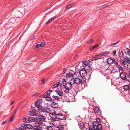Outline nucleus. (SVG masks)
<instances>
[{
    "mask_svg": "<svg viewBox=\"0 0 130 130\" xmlns=\"http://www.w3.org/2000/svg\"><path fill=\"white\" fill-rule=\"evenodd\" d=\"M64 88H67L71 89L73 87V86L69 82H67L65 83L64 85Z\"/></svg>",
    "mask_w": 130,
    "mask_h": 130,
    "instance_id": "12",
    "label": "nucleus"
},
{
    "mask_svg": "<svg viewBox=\"0 0 130 130\" xmlns=\"http://www.w3.org/2000/svg\"><path fill=\"white\" fill-rule=\"evenodd\" d=\"M38 109V110L40 111V112H46L47 111V109L48 110L49 108H45L44 107H42L41 106Z\"/></svg>",
    "mask_w": 130,
    "mask_h": 130,
    "instance_id": "16",
    "label": "nucleus"
},
{
    "mask_svg": "<svg viewBox=\"0 0 130 130\" xmlns=\"http://www.w3.org/2000/svg\"><path fill=\"white\" fill-rule=\"evenodd\" d=\"M123 88L125 90L129 91L130 88V86L128 85H125L123 86Z\"/></svg>",
    "mask_w": 130,
    "mask_h": 130,
    "instance_id": "23",
    "label": "nucleus"
},
{
    "mask_svg": "<svg viewBox=\"0 0 130 130\" xmlns=\"http://www.w3.org/2000/svg\"><path fill=\"white\" fill-rule=\"evenodd\" d=\"M47 129L48 130H52V128L51 126H49L47 127Z\"/></svg>",
    "mask_w": 130,
    "mask_h": 130,
    "instance_id": "47",
    "label": "nucleus"
},
{
    "mask_svg": "<svg viewBox=\"0 0 130 130\" xmlns=\"http://www.w3.org/2000/svg\"><path fill=\"white\" fill-rule=\"evenodd\" d=\"M68 82L70 83L71 84H72V86L73 85H74V86H75V78H72V79L70 80Z\"/></svg>",
    "mask_w": 130,
    "mask_h": 130,
    "instance_id": "26",
    "label": "nucleus"
},
{
    "mask_svg": "<svg viewBox=\"0 0 130 130\" xmlns=\"http://www.w3.org/2000/svg\"><path fill=\"white\" fill-rule=\"evenodd\" d=\"M99 46L98 45V44H96L94 45L92 47L90 48V50H92L93 49H94L96 47H97Z\"/></svg>",
    "mask_w": 130,
    "mask_h": 130,
    "instance_id": "38",
    "label": "nucleus"
},
{
    "mask_svg": "<svg viewBox=\"0 0 130 130\" xmlns=\"http://www.w3.org/2000/svg\"><path fill=\"white\" fill-rule=\"evenodd\" d=\"M74 5L73 4H71L69 5H67L66 7V9H68L70 8L71 7H72Z\"/></svg>",
    "mask_w": 130,
    "mask_h": 130,
    "instance_id": "34",
    "label": "nucleus"
},
{
    "mask_svg": "<svg viewBox=\"0 0 130 130\" xmlns=\"http://www.w3.org/2000/svg\"><path fill=\"white\" fill-rule=\"evenodd\" d=\"M124 51L125 53L128 54L129 56H130V49L126 48V49L124 50Z\"/></svg>",
    "mask_w": 130,
    "mask_h": 130,
    "instance_id": "28",
    "label": "nucleus"
},
{
    "mask_svg": "<svg viewBox=\"0 0 130 130\" xmlns=\"http://www.w3.org/2000/svg\"><path fill=\"white\" fill-rule=\"evenodd\" d=\"M52 97L54 99L56 100H58L59 99L58 96L53 95Z\"/></svg>",
    "mask_w": 130,
    "mask_h": 130,
    "instance_id": "37",
    "label": "nucleus"
},
{
    "mask_svg": "<svg viewBox=\"0 0 130 130\" xmlns=\"http://www.w3.org/2000/svg\"><path fill=\"white\" fill-rule=\"evenodd\" d=\"M116 67L119 70V72L120 73V77L121 74L122 73H126L124 72H123V71H124V70H123L122 67L120 65L118 64L117 65H116Z\"/></svg>",
    "mask_w": 130,
    "mask_h": 130,
    "instance_id": "10",
    "label": "nucleus"
},
{
    "mask_svg": "<svg viewBox=\"0 0 130 130\" xmlns=\"http://www.w3.org/2000/svg\"><path fill=\"white\" fill-rule=\"evenodd\" d=\"M35 118L30 117L28 118V122H33L36 121L35 120Z\"/></svg>",
    "mask_w": 130,
    "mask_h": 130,
    "instance_id": "22",
    "label": "nucleus"
},
{
    "mask_svg": "<svg viewBox=\"0 0 130 130\" xmlns=\"http://www.w3.org/2000/svg\"><path fill=\"white\" fill-rule=\"evenodd\" d=\"M56 92L57 94L60 96H62L63 95V93L61 91L56 90Z\"/></svg>",
    "mask_w": 130,
    "mask_h": 130,
    "instance_id": "31",
    "label": "nucleus"
},
{
    "mask_svg": "<svg viewBox=\"0 0 130 130\" xmlns=\"http://www.w3.org/2000/svg\"><path fill=\"white\" fill-rule=\"evenodd\" d=\"M63 125H59L57 126V128L59 130H63L64 129Z\"/></svg>",
    "mask_w": 130,
    "mask_h": 130,
    "instance_id": "27",
    "label": "nucleus"
},
{
    "mask_svg": "<svg viewBox=\"0 0 130 130\" xmlns=\"http://www.w3.org/2000/svg\"><path fill=\"white\" fill-rule=\"evenodd\" d=\"M91 74H90V76H89V77H90V76H91Z\"/></svg>",
    "mask_w": 130,
    "mask_h": 130,
    "instance_id": "60",
    "label": "nucleus"
},
{
    "mask_svg": "<svg viewBox=\"0 0 130 130\" xmlns=\"http://www.w3.org/2000/svg\"><path fill=\"white\" fill-rule=\"evenodd\" d=\"M28 118L24 117L23 119V121L24 122H28Z\"/></svg>",
    "mask_w": 130,
    "mask_h": 130,
    "instance_id": "40",
    "label": "nucleus"
},
{
    "mask_svg": "<svg viewBox=\"0 0 130 130\" xmlns=\"http://www.w3.org/2000/svg\"><path fill=\"white\" fill-rule=\"evenodd\" d=\"M101 58V57H99L98 55V54H97L95 55V57L92 58V60H96Z\"/></svg>",
    "mask_w": 130,
    "mask_h": 130,
    "instance_id": "32",
    "label": "nucleus"
},
{
    "mask_svg": "<svg viewBox=\"0 0 130 130\" xmlns=\"http://www.w3.org/2000/svg\"><path fill=\"white\" fill-rule=\"evenodd\" d=\"M49 116L54 121L57 120L56 117L57 114L53 113H49Z\"/></svg>",
    "mask_w": 130,
    "mask_h": 130,
    "instance_id": "14",
    "label": "nucleus"
},
{
    "mask_svg": "<svg viewBox=\"0 0 130 130\" xmlns=\"http://www.w3.org/2000/svg\"><path fill=\"white\" fill-rule=\"evenodd\" d=\"M40 103L39 100H37L35 102V106L38 108V109L41 106L40 105Z\"/></svg>",
    "mask_w": 130,
    "mask_h": 130,
    "instance_id": "21",
    "label": "nucleus"
},
{
    "mask_svg": "<svg viewBox=\"0 0 130 130\" xmlns=\"http://www.w3.org/2000/svg\"><path fill=\"white\" fill-rule=\"evenodd\" d=\"M87 42L88 43H92L91 42V41L90 40L88 41H87Z\"/></svg>",
    "mask_w": 130,
    "mask_h": 130,
    "instance_id": "54",
    "label": "nucleus"
},
{
    "mask_svg": "<svg viewBox=\"0 0 130 130\" xmlns=\"http://www.w3.org/2000/svg\"><path fill=\"white\" fill-rule=\"evenodd\" d=\"M75 87H74L75 89H79V86L81 84V86L82 85L84 86V85L86 83V79H84L83 78L80 79L78 77L75 78Z\"/></svg>",
    "mask_w": 130,
    "mask_h": 130,
    "instance_id": "1",
    "label": "nucleus"
},
{
    "mask_svg": "<svg viewBox=\"0 0 130 130\" xmlns=\"http://www.w3.org/2000/svg\"><path fill=\"white\" fill-rule=\"evenodd\" d=\"M93 126L92 125L88 127L89 129L88 130H93Z\"/></svg>",
    "mask_w": 130,
    "mask_h": 130,
    "instance_id": "43",
    "label": "nucleus"
},
{
    "mask_svg": "<svg viewBox=\"0 0 130 130\" xmlns=\"http://www.w3.org/2000/svg\"><path fill=\"white\" fill-rule=\"evenodd\" d=\"M120 78L123 80H126L128 82H130V70L129 72V74L124 73L121 74Z\"/></svg>",
    "mask_w": 130,
    "mask_h": 130,
    "instance_id": "4",
    "label": "nucleus"
},
{
    "mask_svg": "<svg viewBox=\"0 0 130 130\" xmlns=\"http://www.w3.org/2000/svg\"><path fill=\"white\" fill-rule=\"evenodd\" d=\"M45 118L44 117L41 115H38L35 118L36 121L39 123V124H42L43 122L45 121Z\"/></svg>",
    "mask_w": 130,
    "mask_h": 130,
    "instance_id": "5",
    "label": "nucleus"
},
{
    "mask_svg": "<svg viewBox=\"0 0 130 130\" xmlns=\"http://www.w3.org/2000/svg\"><path fill=\"white\" fill-rule=\"evenodd\" d=\"M100 121V119L99 118H96V121H94L93 122V129H95V130L97 128L102 129V125L99 123Z\"/></svg>",
    "mask_w": 130,
    "mask_h": 130,
    "instance_id": "3",
    "label": "nucleus"
},
{
    "mask_svg": "<svg viewBox=\"0 0 130 130\" xmlns=\"http://www.w3.org/2000/svg\"><path fill=\"white\" fill-rule=\"evenodd\" d=\"M62 82L63 84H65L67 82L66 81V79L65 78L63 79L62 80Z\"/></svg>",
    "mask_w": 130,
    "mask_h": 130,
    "instance_id": "44",
    "label": "nucleus"
},
{
    "mask_svg": "<svg viewBox=\"0 0 130 130\" xmlns=\"http://www.w3.org/2000/svg\"><path fill=\"white\" fill-rule=\"evenodd\" d=\"M91 70L92 68L90 66H85L79 71V74L82 77H84L86 76L87 73L89 72L90 70Z\"/></svg>",
    "mask_w": 130,
    "mask_h": 130,
    "instance_id": "2",
    "label": "nucleus"
},
{
    "mask_svg": "<svg viewBox=\"0 0 130 130\" xmlns=\"http://www.w3.org/2000/svg\"><path fill=\"white\" fill-rule=\"evenodd\" d=\"M6 120L5 121H4L2 123H1V124H5L6 123Z\"/></svg>",
    "mask_w": 130,
    "mask_h": 130,
    "instance_id": "51",
    "label": "nucleus"
},
{
    "mask_svg": "<svg viewBox=\"0 0 130 130\" xmlns=\"http://www.w3.org/2000/svg\"><path fill=\"white\" fill-rule=\"evenodd\" d=\"M109 54V52H103L99 53L98 54V55L99 57H101V56H106L107 54Z\"/></svg>",
    "mask_w": 130,
    "mask_h": 130,
    "instance_id": "13",
    "label": "nucleus"
},
{
    "mask_svg": "<svg viewBox=\"0 0 130 130\" xmlns=\"http://www.w3.org/2000/svg\"><path fill=\"white\" fill-rule=\"evenodd\" d=\"M56 18V17H53L52 18H51L50 19L51 20V21H52V22L54 20H55Z\"/></svg>",
    "mask_w": 130,
    "mask_h": 130,
    "instance_id": "46",
    "label": "nucleus"
},
{
    "mask_svg": "<svg viewBox=\"0 0 130 130\" xmlns=\"http://www.w3.org/2000/svg\"><path fill=\"white\" fill-rule=\"evenodd\" d=\"M32 126L30 124H27L26 126H22L19 128L17 129L16 130H26L27 129L32 128Z\"/></svg>",
    "mask_w": 130,
    "mask_h": 130,
    "instance_id": "7",
    "label": "nucleus"
},
{
    "mask_svg": "<svg viewBox=\"0 0 130 130\" xmlns=\"http://www.w3.org/2000/svg\"><path fill=\"white\" fill-rule=\"evenodd\" d=\"M45 99L47 101H53V99L50 96H47L46 98Z\"/></svg>",
    "mask_w": 130,
    "mask_h": 130,
    "instance_id": "39",
    "label": "nucleus"
},
{
    "mask_svg": "<svg viewBox=\"0 0 130 130\" xmlns=\"http://www.w3.org/2000/svg\"><path fill=\"white\" fill-rule=\"evenodd\" d=\"M47 96H48L47 94L44 95V94H43L41 96L43 98H46V97H47Z\"/></svg>",
    "mask_w": 130,
    "mask_h": 130,
    "instance_id": "49",
    "label": "nucleus"
},
{
    "mask_svg": "<svg viewBox=\"0 0 130 130\" xmlns=\"http://www.w3.org/2000/svg\"><path fill=\"white\" fill-rule=\"evenodd\" d=\"M60 83L59 82H57V83L55 84L52 87H51L50 88V89H54V88H55L56 87H58L59 86Z\"/></svg>",
    "mask_w": 130,
    "mask_h": 130,
    "instance_id": "29",
    "label": "nucleus"
},
{
    "mask_svg": "<svg viewBox=\"0 0 130 130\" xmlns=\"http://www.w3.org/2000/svg\"><path fill=\"white\" fill-rule=\"evenodd\" d=\"M45 44V42H42L40 44H37L36 45V48H38L40 47L43 46Z\"/></svg>",
    "mask_w": 130,
    "mask_h": 130,
    "instance_id": "20",
    "label": "nucleus"
},
{
    "mask_svg": "<svg viewBox=\"0 0 130 130\" xmlns=\"http://www.w3.org/2000/svg\"><path fill=\"white\" fill-rule=\"evenodd\" d=\"M18 109V107H17L14 110V112H13V113L12 116V117H13L17 113V110Z\"/></svg>",
    "mask_w": 130,
    "mask_h": 130,
    "instance_id": "41",
    "label": "nucleus"
},
{
    "mask_svg": "<svg viewBox=\"0 0 130 130\" xmlns=\"http://www.w3.org/2000/svg\"><path fill=\"white\" fill-rule=\"evenodd\" d=\"M66 117L64 115L61 113L57 114L56 119L57 120H62L65 119Z\"/></svg>",
    "mask_w": 130,
    "mask_h": 130,
    "instance_id": "8",
    "label": "nucleus"
},
{
    "mask_svg": "<svg viewBox=\"0 0 130 130\" xmlns=\"http://www.w3.org/2000/svg\"><path fill=\"white\" fill-rule=\"evenodd\" d=\"M65 89L64 90V92L65 93L68 94L69 92V90L70 89L67 88H64Z\"/></svg>",
    "mask_w": 130,
    "mask_h": 130,
    "instance_id": "33",
    "label": "nucleus"
},
{
    "mask_svg": "<svg viewBox=\"0 0 130 130\" xmlns=\"http://www.w3.org/2000/svg\"><path fill=\"white\" fill-rule=\"evenodd\" d=\"M41 82L42 83H45L44 79H43V80H41Z\"/></svg>",
    "mask_w": 130,
    "mask_h": 130,
    "instance_id": "53",
    "label": "nucleus"
},
{
    "mask_svg": "<svg viewBox=\"0 0 130 130\" xmlns=\"http://www.w3.org/2000/svg\"><path fill=\"white\" fill-rule=\"evenodd\" d=\"M113 61H112V63H114L116 65L119 64L117 61L115 59L113 58Z\"/></svg>",
    "mask_w": 130,
    "mask_h": 130,
    "instance_id": "36",
    "label": "nucleus"
},
{
    "mask_svg": "<svg viewBox=\"0 0 130 130\" xmlns=\"http://www.w3.org/2000/svg\"><path fill=\"white\" fill-rule=\"evenodd\" d=\"M13 119L12 117L11 118L10 120V121L11 122H12L13 121Z\"/></svg>",
    "mask_w": 130,
    "mask_h": 130,
    "instance_id": "52",
    "label": "nucleus"
},
{
    "mask_svg": "<svg viewBox=\"0 0 130 130\" xmlns=\"http://www.w3.org/2000/svg\"><path fill=\"white\" fill-rule=\"evenodd\" d=\"M119 56L120 58H123L124 56V54L123 52L119 51L118 53Z\"/></svg>",
    "mask_w": 130,
    "mask_h": 130,
    "instance_id": "30",
    "label": "nucleus"
},
{
    "mask_svg": "<svg viewBox=\"0 0 130 130\" xmlns=\"http://www.w3.org/2000/svg\"><path fill=\"white\" fill-rule=\"evenodd\" d=\"M120 62H122L123 65H126L127 64V67L128 68H129V67L130 66V58H125L124 59H121L120 60Z\"/></svg>",
    "mask_w": 130,
    "mask_h": 130,
    "instance_id": "6",
    "label": "nucleus"
},
{
    "mask_svg": "<svg viewBox=\"0 0 130 130\" xmlns=\"http://www.w3.org/2000/svg\"><path fill=\"white\" fill-rule=\"evenodd\" d=\"M129 47L130 48V44H129Z\"/></svg>",
    "mask_w": 130,
    "mask_h": 130,
    "instance_id": "61",
    "label": "nucleus"
},
{
    "mask_svg": "<svg viewBox=\"0 0 130 130\" xmlns=\"http://www.w3.org/2000/svg\"><path fill=\"white\" fill-rule=\"evenodd\" d=\"M90 62V61L88 60H85L83 61L82 63L83 64L85 65V66H89L88 65L89 64Z\"/></svg>",
    "mask_w": 130,
    "mask_h": 130,
    "instance_id": "25",
    "label": "nucleus"
},
{
    "mask_svg": "<svg viewBox=\"0 0 130 130\" xmlns=\"http://www.w3.org/2000/svg\"><path fill=\"white\" fill-rule=\"evenodd\" d=\"M63 74H64V73H65L67 71V69L65 68H64L63 69Z\"/></svg>",
    "mask_w": 130,
    "mask_h": 130,
    "instance_id": "48",
    "label": "nucleus"
},
{
    "mask_svg": "<svg viewBox=\"0 0 130 130\" xmlns=\"http://www.w3.org/2000/svg\"><path fill=\"white\" fill-rule=\"evenodd\" d=\"M14 103V101H11L10 103V105H12V104H13Z\"/></svg>",
    "mask_w": 130,
    "mask_h": 130,
    "instance_id": "55",
    "label": "nucleus"
},
{
    "mask_svg": "<svg viewBox=\"0 0 130 130\" xmlns=\"http://www.w3.org/2000/svg\"><path fill=\"white\" fill-rule=\"evenodd\" d=\"M41 124H39V123L36 122L35 124V126L33 127V129L34 130H41L42 127L40 126Z\"/></svg>",
    "mask_w": 130,
    "mask_h": 130,
    "instance_id": "9",
    "label": "nucleus"
},
{
    "mask_svg": "<svg viewBox=\"0 0 130 130\" xmlns=\"http://www.w3.org/2000/svg\"><path fill=\"white\" fill-rule=\"evenodd\" d=\"M116 50H114L113 51V53L114 56H115L116 55Z\"/></svg>",
    "mask_w": 130,
    "mask_h": 130,
    "instance_id": "50",
    "label": "nucleus"
},
{
    "mask_svg": "<svg viewBox=\"0 0 130 130\" xmlns=\"http://www.w3.org/2000/svg\"><path fill=\"white\" fill-rule=\"evenodd\" d=\"M90 40H91V41L92 43L94 41V40H93V39H92Z\"/></svg>",
    "mask_w": 130,
    "mask_h": 130,
    "instance_id": "57",
    "label": "nucleus"
},
{
    "mask_svg": "<svg viewBox=\"0 0 130 130\" xmlns=\"http://www.w3.org/2000/svg\"><path fill=\"white\" fill-rule=\"evenodd\" d=\"M119 41H117L115 43L111 44H110V45L111 46H112L113 45H115L117 44L118 43H119Z\"/></svg>",
    "mask_w": 130,
    "mask_h": 130,
    "instance_id": "42",
    "label": "nucleus"
},
{
    "mask_svg": "<svg viewBox=\"0 0 130 130\" xmlns=\"http://www.w3.org/2000/svg\"><path fill=\"white\" fill-rule=\"evenodd\" d=\"M128 126L129 127V130H130V125H128Z\"/></svg>",
    "mask_w": 130,
    "mask_h": 130,
    "instance_id": "58",
    "label": "nucleus"
},
{
    "mask_svg": "<svg viewBox=\"0 0 130 130\" xmlns=\"http://www.w3.org/2000/svg\"><path fill=\"white\" fill-rule=\"evenodd\" d=\"M53 91L52 90H49L47 92L46 94L48 96H50V93Z\"/></svg>",
    "mask_w": 130,
    "mask_h": 130,
    "instance_id": "35",
    "label": "nucleus"
},
{
    "mask_svg": "<svg viewBox=\"0 0 130 130\" xmlns=\"http://www.w3.org/2000/svg\"><path fill=\"white\" fill-rule=\"evenodd\" d=\"M52 22L50 19L46 23V24L47 25L50 23Z\"/></svg>",
    "mask_w": 130,
    "mask_h": 130,
    "instance_id": "45",
    "label": "nucleus"
},
{
    "mask_svg": "<svg viewBox=\"0 0 130 130\" xmlns=\"http://www.w3.org/2000/svg\"><path fill=\"white\" fill-rule=\"evenodd\" d=\"M93 112L95 114L100 113L101 112V111L100 108L97 106L93 108Z\"/></svg>",
    "mask_w": 130,
    "mask_h": 130,
    "instance_id": "11",
    "label": "nucleus"
},
{
    "mask_svg": "<svg viewBox=\"0 0 130 130\" xmlns=\"http://www.w3.org/2000/svg\"><path fill=\"white\" fill-rule=\"evenodd\" d=\"M78 126L80 129H82L85 128V125L83 122H80L78 123Z\"/></svg>",
    "mask_w": 130,
    "mask_h": 130,
    "instance_id": "19",
    "label": "nucleus"
},
{
    "mask_svg": "<svg viewBox=\"0 0 130 130\" xmlns=\"http://www.w3.org/2000/svg\"><path fill=\"white\" fill-rule=\"evenodd\" d=\"M35 37V36H33L32 38H31V40H32V39H33V38H34Z\"/></svg>",
    "mask_w": 130,
    "mask_h": 130,
    "instance_id": "59",
    "label": "nucleus"
},
{
    "mask_svg": "<svg viewBox=\"0 0 130 130\" xmlns=\"http://www.w3.org/2000/svg\"><path fill=\"white\" fill-rule=\"evenodd\" d=\"M113 58H109L107 59V62L108 64H112V61Z\"/></svg>",
    "mask_w": 130,
    "mask_h": 130,
    "instance_id": "24",
    "label": "nucleus"
},
{
    "mask_svg": "<svg viewBox=\"0 0 130 130\" xmlns=\"http://www.w3.org/2000/svg\"><path fill=\"white\" fill-rule=\"evenodd\" d=\"M74 72L73 70L70 71L68 73H67L66 76L67 77H73L74 75Z\"/></svg>",
    "mask_w": 130,
    "mask_h": 130,
    "instance_id": "17",
    "label": "nucleus"
},
{
    "mask_svg": "<svg viewBox=\"0 0 130 130\" xmlns=\"http://www.w3.org/2000/svg\"><path fill=\"white\" fill-rule=\"evenodd\" d=\"M51 106L53 108H55L58 107V105L57 103L53 102L51 104Z\"/></svg>",
    "mask_w": 130,
    "mask_h": 130,
    "instance_id": "18",
    "label": "nucleus"
},
{
    "mask_svg": "<svg viewBox=\"0 0 130 130\" xmlns=\"http://www.w3.org/2000/svg\"><path fill=\"white\" fill-rule=\"evenodd\" d=\"M29 114L31 116H36L37 113V111L35 109H32L28 111Z\"/></svg>",
    "mask_w": 130,
    "mask_h": 130,
    "instance_id": "15",
    "label": "nucleus"
},
{
    "mask_svg": "<svg viewBox=\"0 0 130 130\" xmlns=\"http://www.w3.org/2000/svg\"><path fill=\"white\" fill-rule=\"evenodd\" d=\"M94 130H102V129H99V128H97L95 130V129H93Z\"/></svg>",
    "mask_w": 130,
    "mask_h": 130,
    "instance_id": "56",
    "label": "nucleus"
}]
</instances>
